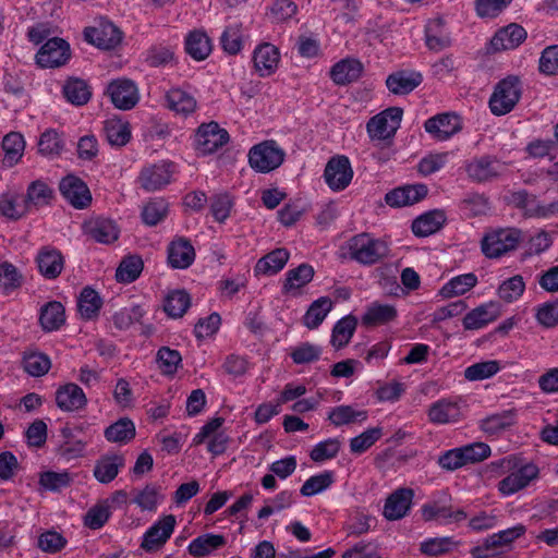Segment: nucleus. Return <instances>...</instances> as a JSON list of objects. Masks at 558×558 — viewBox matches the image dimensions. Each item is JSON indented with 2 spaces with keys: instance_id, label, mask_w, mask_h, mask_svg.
<instances>
[{
  "instance_id": "nucleus-1",
  "label": "nucleus",
  "mask_w": 558,
  "mask_h": 558,
  "mask_svg": "<svg viewBox=\"0 0 558 558\" xmlns=\"http://www.w3.org/2000/svg\"><path fill=\"white\" fill-rule=\"evenodd\" d=\"M501 466L506 470V475L497 484V490L501 497H510L523 492L539 480V466L521 456H507L502 459Z\"/></svg>"
},
{
  "instance_id": "nucleus-2",
  "label": "nucleus",
  "mask_w": 558,
  "mask_h": 558,
  "mask_svg": "<svg viewBox=\"0 0 558 558\" xmlns=\"http://www.w3.org/2000/svg\"><path fill=\"white\" fill-rule=\"evenodd\" d=\"M522 85L517 76H508L494 88L489 98V109L495 116H505L513 110L521 98Z\"/></svg>"
},
{
  "instance_id": "nucleus-3",
  "label": "nucleus",
  "mask_w": 558,
  "mask_h": 558,
  "mask_svg": "<svg viewBox=\"0 0 558 558\" xmlns=\"http://www.w3.org/2000/svg\"><path fill=\"white\" fill-rule=\"evenodd\" d=\"M284 157V150L272 140L254 145L247 154L250 167L260 173H268L279 168Z\"/></svg>"
},
{
  "instance_id": "nucleus-4",
  "label": "nucleus",
  "mask_w": 558,
  "mask_h": 558,
  "mask_svg": "<svg viewBox=\"0 0 558 558\" xmlns=\"http://www.w3.org/2000/svg\"><path fill=\"white\" fill-rule=\"evenodd\" d=\"M348 250L354 260L364 265H372L386 256L388 246L385 241L375 239L368 233H361L348 242Z\"/></svg>"
},
{
  "instance_id": "nucleus-5",
  "label": "nucleus",
  "mask_w": 558,
  "mask_h": 558,
  "mask_svg": "<svg viewBox=\"0 0 558 558\" xmlns=\"http://www.w3.org/2000/svg\"><path fill=\"white\" fill-rule=\"evenodd\" d=\"M521 241V232L515 228L495 229L482 240V251L488 258H497L512 251Z\"/></svg>"
},
{
  "instance_id": "nucleus-6",
  "label": "nucleus",
  "mask_w": 558,
  "mask_h": 558,
  "mask_svg": "<svg viewBox=\"0 0 558 558\" xmlns=\"http://www.w3.org/2000/svg\"><path fill=\"white\" fill-rule=\"evenodd\" d=\"M229 133L217 122L201 124L194 136V148L201 156L216 153L229 142Z\"/></svg>"
},
{
  "instance_id": "nucleus-7",
  "label": "nucleus",
  "mask_w": 558,
  "mask_h": 558,
  "mask_svg": "<svg viewBox=\"0 0 558 558\" xmlns=\"http://www.w3.org/2000/svg\"><path fill=\"white\" fill-rule=\"evenodd\" d=\"M403 110L399 107H390L377 113L366 124V131L371 140L385 141L391 138L400 128Z\"/></svg>"
},
{
  "instance_id": "nucleus-8",
  "label": "nucleus",
  "mask_w": 558,
  "mask_h": 558,
  "mask_svg": "<svg viewBox=\"0 0 558 558\" xmlns=\"http://www.w3.org/2000/svg\"><path fill=\"white\" fill-rule=\"evenodd\" d=\"M177 172V165L169 160H160L143 167L138 183L147 192H155L167 186Z\"/></svg>"
},
{
  "instance_id": "nucleus-9",
  "label": "nucleus",
  "mask_w": 558,
  "mask_h": 558,
  "mask_svg": "<svg viewBox=\"0 0 558 558\" xmlns=\"http://www.w3.org/2000/svg\"><path fill=\"white\" fill-rule=\"evenodd\" d=\"M354 171L350 159L344 155L331 157L324 170V180L332 192L344 191L352 182Z\"/></svg>"
},
{
  "instance_id": "nucleus-10",
  "label": "nucleus",
  "mask_w": 558,
  "mask_h": 558,
  "mask_svg": "<svg viewBox=\"0 0 558 558\" xmlns=\"http://www.w3.org/2000/svg\"><path fill=\"white\" fill-rule=\"evenodd\" d=\"M223 422L222 417H216L207 422L193 437V444L201 445L206 442L207 450L214 456L223 453L229 442V435L222 428Z\"/></svg>"
},
{
  "instance_id": "nucleus-11",
  "label": "nucleus",
  "mask_w": 558,
  "mask_h": 558,
  "mask_svg": "<svg viewBox=\"0 0 558 558\" xmlns=\"http://www.w3.org/2000/svg\"><path fill=\"white\" fill-rule=\"evenodd\" d=\"M165 107L174 116L187 118L197 109V100L190 87L175 86L165 94Z\"/></svg>"
},
{
  "instance_id": "nucleus-12",
  "label": "nucleus",
  "mask_w": 558,
  "mask_h": 558,
  "mask_svg": "<svg viewBox=\"0 0 558 558\" xmlns=\"http://www.w3.org/2000/svg\"><path fill=\"white\" fill-rule=\"evenodd\" d=\"M177 524L175 517L167 514L159 518L143 535L141 547L146 551L161 548L172 535Z\"/></svg>"
},
{
  "instance_id": "nucleus-13",
  "label": "nucleus",
  "mask_w": 558,
  "mask_h": 558,
  "mask_svg": "<svg viewBox=\"0 0 558 558\" xmlns=\"http://www.w3.org/2000/svg\"><path fill=\"white\" fill-rule=\"evenodd\" d=\"M501 316V305L497 301H487L470 310L462 319L465 330H480Z\"/></svg>"
},
{
  "instance_id": "nucleus-14",
  "label": "nucleus",
  "mask_w": 558,
  "mask_h": 558,
  "mask_svg": "<svg viewBox=\"0 0 558 558\" xmlns=\"http://www.w3.org/2000/svg\"><path fill=\"white\" fill-rule=\"evenodd\" d=\"M464 402L461 397L442 398L428 410V418L434 424L456 423L463 416Z\"/></svg>"
},
{
  "instance_id": "nucleus-15",
  "label": "nucleus",
  "mask_w": 558,
  "mask_h": 558,
  "mask_svg": "<svg viewBox=\"0 0 558 558\" xmlns=\"http://www.w3.org/2000/svg\"><path fill=\"white\" fill-rule=\"evenodd\" d=\"M107 93L113 106L120 110H130L140 101V92L136 84L128 78L112 81Z\"/></svg>"
},
{
  "instance_id": "nucleus-16",
  "label": "nucleus",
  "mask_w": 558,
  "mask_h": 558,
  "mask_svg": "<svg viewBox=\"0 0 558 558\" xmlns=\"http://www.w3.org/2000/svg\"><path fill=\"white\" fill-rule=\"evenodd\" d=\"M280 57V51L275 45L262 43L253 50V68L258 76L268 77L277 71Z\"/></svg>"
},
{
  "instance_id": "nucleus-17",
  "label": "nucleus",
  "mask_w": 558,
  "mask_h": 558,
  "mask_svg": "<svg viewBox=\"0 0 558 558\" xmlns=\"http://www.w3.org/2000/svg\"><path fill=\"white\" fill-rule=\"evenodd\" d=\"M62 196L75 208L83 209L92 202V194L86 183L76 175L69 174L59 183Z\"/></svg>"
},
{
  "instance_id": "nucleus-18",
  "label": "nucleus",
  "mask_w": 558,
  "mask_h": 558,
  "mask_svg": "<svg viewBox=\"0 0 558 558\" xmlns=\"http://www.w3.org/2000/svg\"><path fill=\"white\" fill-rule=\"evenodd\" d=\"M70 58V46L61 38L49 39L37 52L36 61L41 68H58Z\"/></svg>"
},
{
  "instance_id": "nucleus-19",
  "label": "nucleus",
  "mask_w": 558,
  "mask_h": 558,
  "mask_svg": "<svg viewBox=\"0 0 558 558\" xmlns=\"http://www.w3.org/2000/svg\"><path fill=\"white\" fill-rule=\"evenodd\" d=\"M425 131L436 141L442 142L457 134L461 128V120L454 113H440L425 121Z\"/></svg>"
},
{
  "instance_id": "nucleus-20",
  "label": "nucleus",
  "mask_w": 558,
  "mask_h": 558,
  "mask_svg": "<svg viewBox=\"0 0 558 558\" xmlns=\"http://www.w3.org/2000/svg\"><path fill=\"white\" fill-rule=\"evenodd\" d=\"M525 532L526 527L519 523L512 527L494 533L489 535L481 546L472 549V556L474 558H487L490 549L510 545L512 542L524 535Z\"/></svg>"
},
{
  "instance_id": "nucleus-21",
  "label": "nucleus",
  "mask_w": 558,
  "mask_h": 558,
  "mask_svg": "<svg viewBox=\"0 0 558 558\" xmlns=\"http://www.w3.org/2000/svg\"><path fill=\"white\" fill-rule=\"evenodd\" d=\"M85 40L101 49H112L120 44L122 35L119 28L110 22H101L96 27L84 31Z\"/></svg>"
},
{
  "instance_id": "nucleus-22",
  "label": "nucleus",
  "mask_w": 558,
  "mask_h": 558,
  "mask_svg": "<svg viewBox=\"0 0 558 558\" xmlns=\"http://www.w3.org/2000/svg\"><path fill=\"white\" fill-rule=\"evenodd\" d=\"M414 492L411 488H399L390 494L384 505L383 515L389 521L404 518L413 504Z\"/></svg>"
},
{
  "instance_id": "nucleus-23",
  "label": "nucleus",
  "mask_w": 558,
  "mask_h": 558,
  "mask_svg": "<svg viewBox=\"0 0 558 558\" xmlns=\"http://www.w3.org/2000/svg\"><path fill=\"white\" fill-rule=\"evenodd\" d=\"M468 175L477 182L492 180L506 171V165L488 156L475 158L465 167Z\"/></svg>"
},
{
  "instance_id": "nucleus-24",
  "label": "nucleus",
  "mask_w": 558,
  "mask_h": 558,
  "mask_svg": "<svg viewBox=\"0 0 558 558\" xmlns=\"http://www.w3.org/2000/svg\"><path fill=\"white\" fill-rule=\"evenodd\" d=\"M228 539L222 534L204 533L192 539L187 545V553L194 558H207L222 549Z\"/></svg>"
},
{
  "instance_id": "nucleus-25",
  "label": "nucleus",
  "mask_w": 558,
  "mask_h": 558,
  "mask_svg": "<svg viewBox=\"0 0 558 558\" xmlns=\"http://www.w3.org/2000/svg\"><path fill=\"white\" fill-rule=\"evenodd\" d=\"M421 513L424 521H436L442 525L466 519V513L462 509L454 510L436 501L424 504L421 508Z\"/></svg>"
},
{
  "instance_id": "nucleus-26",
  "label": "nucleus",
  "mask_w": 558,
  "mask_h": 558,
  "mask_svg": "<svg viewBox=\"0 0 558 558\" xmlns=\"http://www.w3.org/2000/svg\"><path fill=\"white\" fill-rule=\"evenodd\" d=\"M427 192L425 184L404 185L388 192L385 201L391 207L410 206L423 199Z\"/></svg>"
},
{
  "instance_id": "nucleus-27",
  "label": "nucleus",
  "mask_w": 558,
  "mask_h": 558,
  "mask_svg": "<svg viewBox=\"0 0 558 558\" xmlns=\"http://www.w3.org/2000/svg\"><path fill=\"white\" fill-rule=\"evenodd\" d=\"M124 463L122 454H104L95 462L94 477L101 484L111 483L123 469Z\"/></svg>"
},
{
  "instance_id": "nucleus-28",
  "label": "nucleus",
  "mask_w": 558,
  "mask_h": 558,
  "mask_svg": "<svg viewBox=\"0 0 558 558\" xmlns=\"http://www.w3.org/2000/svg\"><path fill=\"white\" fill-rule=\"evenodd\" d=\"M526 38V31L518 25L510 24L499 29L490 40L494 51L510 50L520 46Z\"/></svg>"
},
{
  "instance_id": "nucleus-29",
  "label": "nucleus",
  "mask_w": 558,
  "mask_h": 558,
  "mask_svg": "<svg viewBox=\"0 0 558 558\" xmlns=\"http://www.w3.org/2000/svg\"><path fill=\"white\" fill-rule=\"evenodd\" d=\"M314 268L308 264H301L286 274L282 286L284 294L296 296L302 294L303 289L313 280Z\"/></svg>"
},
{
  "instance_id": "nucleus-30",
  "label": "nucleus",
  "mask_w": 558,
  "mask_h": 558,
  "mask_svg": "<svg viewBox=\"0 0 558 558\" xmlns=\"http://www.w3.org/2000/svg\"><path fill=\"white\" fill-rule=\"evenodd\" d=\"M37 265L40 274L47 279L57 278L64 266L61 252L54 247H43L37 255Z\"/></svg>"
},
{
  "instance_id": "nucleus-31",
  "label": "nucleus",
  "mask_w": 558,
  "mask_h": 558,
  "mask_svg": "<svg viewBox=\"0 0 558 558\" xmlns=\"http://www.w3.org/2000/svg\"><path fill=\"white\" fill-rule=\"evenodd\" d=\"M445 222L446 215L442 210H429L413 220L412 232L418 238H426L438 232Z\"/></svg>"
},
{
  "instance_id": "nucleus-32",
  "label": "nucleus",
  "mask_w": 558,
  "mask_h": 558,
  "mask_svg": "<svg viewBox=\"0 0 558 558\" xmlns=\"http://www.w3.org/2000/svg\"><path fill=\"white\" fill-rule=\"evenodd\" d=\"M477 282V277L473 272L454 276L439 289L437 296L442 300L462 296L471 291Z\"/></svg>"
},
{
  "instance_id": "nucleus-33",
  "label": "nucleus",
  "mask_w": 558,
  "mask_h": 558,
  "mask_svg": "<svg viewBox=\"0 0 558 558\" xmlns=\"http://www.w3.org/2000/svg\"><path fill=\"white\" fill-rule=\"evenodd\" d=\"M195 259L193 245L185 239H177L169 244L168 263L172 268L185 269Z\"/></svg>"
},
{
  "instance_id": "nucleus-34",
  "label": "nucleus",
  "mask_w": 558,
  "mask_h": 558,
  "mask_svg": "<svg viewBox=\"0 0 558 558\" xmlns=\"http://www.w3.org/2000/svg\"><path fill=\"white\" fill-rule=\"evenodd\" d=\"M102 130L107 142L114 147L126 145L132 136L130 123L119 117L105 120Z\"/></svg>"
},
{
  "instance_id": "nucleus-35",
  "label": "nucleus",
  "mask_w": 558,
  "mask_h": 558,
  "mask_svg": "<svg viewBox=\"0 0 558 558\" xmlns=\"http://www.w3.org/2000/svg\"><path fill=\"white\" fill-rule=\"evenodd\" d=\"M56 402L62 411L72 412L84 408L87 399L77 385L66 384L57 390Z\"/></svg>"
},
{
  "instance_id": "nucleus-36",
  "label": "nucleus",
  "mask_w": 558,
  "mask_h": 558,
  "mask_svg": "<svg viewBox=\"0 0 558 558\" xmlns=\"http://www.w3.org/2000/svg\"><path fill=\"white\" fill-rule=\"evenodd\" d=\"M289 258L288 250L276 248L257 260L254 272L256 276H274L284 268Z\"/></svg>"
},
{
  "instance_id": "nucleus-37",
  "label": "nucleus",
  "mask_w": 558,
  "mask_h": 558,
  "mask_svg": "<svg viewBox=\"0 0 558 558\" xmlns=\"http://www.w3.org/2000/svg\"><path fill=\"white\" fill-rule=\"evenodd\" d=\"M398 315L397 308L387 303L373 302L362 315V324L365 326H379L392 322Z\"/></svg>"
},
{
  "instance_id": "nucleus-38",
  "label": "nucleus",
  "mask_w": 558,
  "mask_h": 558,
  "mask_svg": "<svg viewBox=\"0 0 558 558\" xmlns=\"http://www.w3.org/2000/svg\"><path fill=\"white\" fill-rule=\"evenodd\" d=\"M422 82V75L414 71H398L387 77L388 89L396 95L411 93Z\"/></svg>"
},
{
  "instance_id": "nucleus-39",
  "label": "nucleus",
  "mask_w": 558,
  "mask_h": 558,
  "mask_svg": "<svg viewBox=\"0 0 558 558\" xmlns=\"http://www.w3.org/2000/svg\"><path fill=\"white\" fill-rule=\"evenodd\" d=\"M87 231L89 235L97 242L110 244L118 240L120 229L117 223L107 218H96L88 222Z\"/></svg>"
},
{
  "instance_id": "nucleus-40",
  "label": "nucleus",
  "mask_w": 558,
  "mask_h": 558,
  "mask_svg": "<svg viewBox=\"0 0 558 558\" xmlns=\"http://www.w3.org/2000/svg\"><path fill=\"white\" fill-rule=\"evenodd\" d=\"M213 49L211 40L203 31H192L185 38V50L195 61L208 58Z\"/></svg>"
},
{
  "instance_id": "nucleus-41",
  "label": "nucleus",
  "mask_w": 558,
  "mask_h": 558,
  "mask_svg": "<svg viewBox=\"0 0 558 558\" xmlns=\"http://www.w3.org/2000/svg\"><path fill=\"white\" fill-rule=\"evenodd\" d=\"M517 413L513 409L490 414L481 421V429L489 435H498L515 423Z\"/></svg>"
},
{
  "instance_id": "nucleus-42",
  "label": "nucleus",
  "mask_w": 558,
  "mask_h": 558,
  "mask_svg": "<svg viewBox=\"0 0 558 558\" xmlns=\"http://www.w3.org/2000/svg\"><path fill=\"white\" fill-rule=\"evenodd\" d=\"M163 499L165 496L159 486L146 485L142 489L134 492L132 502L143 512H156Z\"/></svg>"
},
{
  "instance_id": "nucleus-43",
  "label": "nucleus",
  "mask_w": 558,
  "mask_h": 558,
  "mask_svg": "<svg viewBox=\"0 0 558 558\" xmlns=\"http://www.w3.org/2000/svg\"><path fill=\"white\" fill-rule=\"evenodd\" d=\"M363 66L356 59L348 58L337 62L330 71L331 80L338 85H344L360 77Z\"/></svg>"
},
{
  "instance_id": "nucleus-44",
  "label": "nucleus",
  "mask_w": 558,
  "mask_h": 558,
  "mask_svg": "<svg viewBox=\"0 0 558 558\" xmlns=\"http://www.w3.org/2000/svg\"><path fill=\"white\" fill-rule=\"evenodd\" d=\"M39 323L44 330H58L65 323L64 306L58 301H51L40 308Z\"/></svg>"
},
{
  "instance_id": "nucleus-45",
  "label": "nucleus",
  "mask_w": 558,
  "mask_h": 558,
  "mask_svg": "<svg viewBox=\"0 0 558 558\" xmlns=\"http://www.w3.org/2000/svg\"><path fill=\"white\" fill-rule=\"evenodd\" d=\"M2 149L4 153L3 165L7 167L15 166L25 151L24 136L19 132H10L3 137Z\"/></svg>"
},
{
  "instance_id": "nucleus-46",
  "label": "nucleus",
  "mask_w": 558,
  "mask_h": 558,
  "mask_svg": "<svg viewBox=\"0 0 558 558\" xmlns=\"http://www.w3.org/2000/svg\"><path fill=\"white\" fill-rule=\"evenodd\" d=\"M328 420L335 426L363 423L367 420V411L353 405H338L329 411Z\"/></svg>"
},
{
  "instance_id": "nucleus-47",
  "label": "nucleus",
  "mask_w": 558,
  "mask_h": 558,
  "mask_svg": "<svg viewBox=\"0 0 558 558\" xmlns=\"http://www.w3.org/2000/svg\"><path fill=\"white\" fill-rule=\"evenodd\" d=\"M357 326L353 315H347L336 323L332 328L330 343L336 350L344 348L352 339Z\"/></svg>"
},
{
  "instance_id": "nucleus-48",
  "label": "nucleus",
  "mask_w": 558,
  "mask_h": 558,
  "mask_svg": "<svg viewBox=\"0 0 558 558\" xmlns=\"http://www.w3.org/2000/svg\"><path fill=\"white\" fill-rule=\"evenodd\" d=\"M335 472L325 470L310 476L301 486L300 493L304 497H312L329 489L335 483Z\"/></svg>"
},
{
  "instance_id": "nucleus-49",
  "label": "nucleus",
  "mask_w": 558,
  "mask_h": 558,
  "mask_svg": "<svg viewBox=\"0 0 558 558\" xmlns=\"http://www.w3.org/2000/svg\"><path fill=\"white\" fill-rule=\"evenodd\" d=\"M332 307L333 302L328 296H322L315 300L304 315V325L310 329L317 328L327 317Z\"/></svg>"
},
{
  "instance_id": "nucleus-50",
  "label": "nucleus",
  "mask_w": 558,
  "mask_h": 558,
  "mask_svg": "<svg viewBox=\"0 0 558 558\" xmlns=\"http://www.w3.org/2000/svg\"><path fill=\"white\" fill-rule=\"evenodd\" d=\"M504 368L500 361H481L464 369V378L469 381H480L492 378Z\"/></svg>"
},
{
  "instance_id": "nucleus-51",
  "label": "nucleus",
  "mask_w": 558,
  "mask_h": 558,
  "mask_svg": "<svg viewBox=\"0 0 558 558\" xmlns=\"http://www.w3.org/2000/svg\"><path fill=\"white\" fill-rule=\"evenodd\" d=\"M458 544L452 536L429 537L421 542L420 551L425 556L436 557L452 551Z\"/></svg>"
},
{
  "instance_id": "nucleus-52",
  "label": "nucleus",
  "mask_w": 558,
  "mask_h": 558,
  "mask_svg": "<svg viewBox=\"0 0 558 558\" xmlns=\"http://www.w3.org/2000/svg\"><path fill=\"white\" fill-rule=\"evenodd\" d=\"M64 441L59 446V454L66 461L84 456L88 440L76 438L70 428H63Z\"/></svg>"
},
{
  "instance_id": "nucleus-53",
  "label": "nucleus",
  "mask_w": 558,
  "mask_h": 558,
  "mask_svg": "<svg viewBox=\"0 0 558 558\" xmlns=\"http://www.w3.org/2000/svg\"><path fill=\"white\" fill-rule=\"evenodd\" d=\"M135 436V425L132 420L122 417L105 429V437L110 442L124 444Z\"/></svg>"
},
{
  "instance_id": "nucleus-54",
  "label": "nucleus",
  "mask_w": 558,
  "mask_h": 558,
  "mask_svg": "<svg viewBox=\"0 0 558 558\" xmlns=\"http://www.w3.org/2000/svg\"><path fill=\"white\" fill-rule=\"evenodd\" d=\"M28 211L25 198L19 194L5 193L0 197V215L10 219H19Z\"/></svg>"
},
{
  "instance_id": "nucleus-55",
  "label": "nucleus",
  "mask_w": 558,
  "mask_h": 558,
  "mask_svg": "<svg viewBox=\"0 0 558 558\" xmlns=\"http://www.w3.org/2000/svg\"><path fill=\"white\" fill-rule=\"evenodd\" d=\"M425 41L427 47L434 51H440L450 45V37L442 31V21L440 19H434L427 23Z\"/></svg>"
},
{
  "instance_id": "nucleus-56",
  "label": "nucleus",
  "mask_w": 558,
  "mask_h": 558,
  "mask_svg": "<svg viewBox=\"0 0 558 558\" xmlns=\"http://www.w3.org/2000/svg\"><path fill=\"white\" fill-rule=\"evenodd\" d=\"M52 194V190L45 181L36 180L28 185L25 202L29 209L43 207L50 203Z\"/></svg>"
},
{
  "instance_id": "nucleus-57",
  "label": "nucleus",
  "mask_w": 558,
  "mask_h": 558,
  "mask_svg": "<svg viewBox=\"0 0 558 558\" xmlns=\"http://www.w3.org/2000/svg\"><path fill=\"white\" fill-rule=\"evenodd\" d=\"M190 304V295L184 290H173L166 295L163 310L170 317L177 318L186 312Z\"/></svg>"
},
{
  "instance_id": "nucleus-58",
  "label": "nucleus",
  "mask_w": 558,
  "mask_h": 558,
  "mask_svg": "<svg viewBox=\"0 0 558 558\" xmlns=\"http://www.w3.org/2000/svg\"><path fill=\"white\" fill-rule=\"evenodd\" d=\"M111 517L108 500H101L90 507L84 515V525L92 530L101 529Z\"/></svg>"
},
{
  "instance_id": "nucleus-59",
  "label": "nucleus",
  "mask_w": 558,
  "mask_h": 558,
  "mask_svg": "<svg viewBox=\"0 0 558 558\" xmlns=\"http://www.w3.org/2000/svg\"><path fill=\"white\" fill-rule=\"evenodd\" d=\"M142 270V258L135 255L129 256L120 263L116 271V278L119 282L131 283L138 278Z\"/></svg>"
},
{
  "instance_id": "nucleus-60",
  "label": "nucleus",
  "mask_w": 558,
  "mask_h": 558,
  "mask_svg": "<svg viewBox=\"0 0 558 558\" xmlns=\"http://www.w3.org/2000/svg\"><path fill=\"white\" fill-rule=\"evenodd\" d=\"M63 93L68 101L77 106L86 104L90 98L87 83L78 78L69 80L63 87Z\"/></svg>"
},
{
  "instance_id": "nucleus-61",
  "label": "nucleus",
  "mask_w": 558,
  "mask_h": 558,
  "mask_svg": "<svg viewBox=\"0 0 558 558\" xmlns=\"http://www.w3.org/2000/svg\"><path fill=\"white\" fill-rule=\"evenodd\" d=\"M524 290L525 283L523 281V278L517 275L502 281L499 284L497 289V295L504 302L512 303L522 296Z\"/></svg>"
},
{
  "instance_id": "nucleus-62",
  "label": "nucleus",
  "mask_w": 558,
  "mask_h": 558,
  "mask_svg": "<svg viewBox=\"0 0 558 558\" xmlns=\"http://www.w3.org/2000/svg\"><path fill=\"white\" fill-rule=\"evenodd\" d=\"M146 314L142 305L133 304L121 308L113 315V324L119 329H128L134 324L141 323Z\"/></svg>"
},
{
  "instance_id": "nucleus-63",
  "label": "nucleus",
  "mask_w": 558,
  "mask_h": 558,
  "mask_svg": "<svg viewBox=\"0 0 558 558\" xmlns=\"http://www.w3.org/2000/svg\"><path fill=\"white\" fill-rule=\"evenodd\" d=\"M100 306L101 299L99 294L90 288L83 289L78 299V312L81 316L86 319H92L97 316Z\"/></svg>"
},
{
  "instance_id": "nucleus-64",
  "label": "nucleus",
  "mask_w": 558,
  "mask_h": 558,
  "mask_svg": "<svg viewBox=\"0 0 558 558\" xmlns=\"http://www.w3.org/2000/svg\"><path fill=\"white\" fill-rule=\"evenodd\" d=\"M157 366L163 375L171 376L181 365L182 356L179 351L162 347L157 352Z\"/></svg>"
}]
</instances>
